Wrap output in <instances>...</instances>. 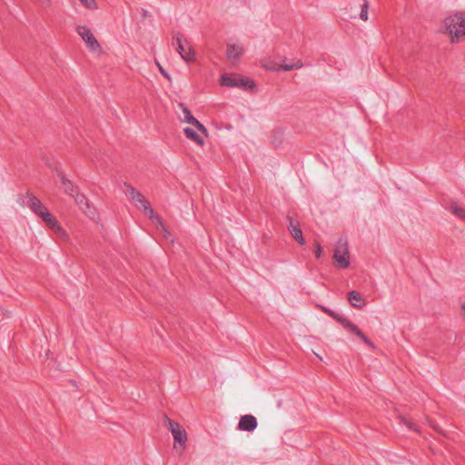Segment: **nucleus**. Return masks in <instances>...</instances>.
Returning a JSON list of instances; mask_svg holds the SVG:
<instances>
[{"label":"nucleus","mask_w":465,"mask_h":465,"mask_svg":"<svg viewBox=\"0 0 465 465\" xmlns=\"http://www.w3.org/2000/svg\"><path fill=\"white\" fill-rule=\"evenodd\" d=\"M335 266L341 269H346L350 266V255L347 244H344L343 251L336 249L333 254Z\"/></svg>","instance_id":"0eeeda50"},{"label":"nucleus","mask_w":465,"mask_h":465,"mask_svg":"<svg viewBox=\"0 0 465 465\" xmlns=\"http://www.w3.org/2000/svg\"><path fill=\"white\" fill-rule=\"evenodd\" d=\"M461 309H462L463 312L465 313V303L462 304Z\"/></svg>","instance_id":"7c9ffc66"},{"label":"nucleus","mask_w":465,"mask_h":465,"mask_svg":"<svg viewBox=\"0 0 465 465\" xmlns=\"http://www.w3.org/2000/svg\"><path fill=\"white\" fill-rule=\"evenodd\" d=\"M363 4L361 5L360 18L363 21L368 20V10H369V2L368 0H362Z\"/></svg>","instance_id":"b1692460"},{"label":"nucleus","mask_w":465,"mask_h":465,"mask_svg":"<svg viewBox=\"0 0 465 465\" xmlns=\"http://www.w3.org/2000/svg\"><path fill=\"white\" fill-rule=\"evenodd\" d=\"M75 203L79 206V208L89 217H93L94 215V208H93L86 198V196L83 193H77L74 196Z\"/></svg>","instance_id":"1a4fd4ad"},{"label":"nucleus","mask_w":465,"mask_h":465,"mask_svg":"<svg viewBox=\"0 0 465 465\" xmlns=\"http://www.w3.org/2000/svg\"><path fill=\"white\" fill-rule=\"evenodd\" d=\"M243 53V47L236 44H228L226 49V56L229 59H239Z\"/></svg>","instance_id":"f3484780"},{"label":"nucleus","mask_w":465,"mask_h":465,"mask_svg":"<svg viewBox=\"0 0 465 465\" xmlns=\"http://www.w3.org/2000/svg\"><path fill=\"white\" fill-rule=\"evenodd\" d=\"M221 84L228 87H238L245 91H254L256 89V84L251 78L236 74H223Z\"/></svg>","instance_id":"f03ea898"},{"label":"nucleus","mask_w":465,"mask_h":465,"mask_svg":"<svg viewBox=\"0 0 465 465\" xmlns=\"http://www.w3.org/2000/svg\"><path fill=\"white\" fill-rule=\"evenodd\" d=\"M193 126L196 127L197 130L200 131L201 133L204 134L205 135H208V131L206 127L198 120L194 123Z\"/></svg>","instance_id":"a878e982"},{"label":"nucleus","mask_w":465,"mask_h":465,"mask_svg":"<svg viewBox=\"0 0 465 465\" xmlns=\"http://www.w3.org/2000/svg\"><path fill=\"white\" fill-rule=\"evenodd\" d=\"M348 300L351 305L354 308H362L365 306V302L361 293L357 291H351L348 292Z\"/></svg>","instance_id":"a211bd4d"},{"label":"nucleus","mask_w":465,"mask_h":465,"mask_svg":"<svg viewBox=\"0 0 465 465\" xmlns=\"http://www.w3.org/2000/svg\"><path fill=\"white\" fill-rule=\"evenodd\" d=\"M322 311L328 314L330 317H331L333 320H335L337 322L341 324V326L346 329V327L349 325V323L351 322L343 315H341L334 311L327 308V307H322Z\"/></svg>","instance_id":"dca6fc26"},{"label":"nucleus","mask_w":465,"mask_h":465,"mask_svg":"<svg viewBox=\"0 0 465 465\" xmlns=\"http://www.w3.org/2000/svg\"><path fill=\"white\" fill-rule=\"evenodd\" d=\"M322 247L321 246V244L319 242H315V250H314L315 257L317 259H319L322 256Z\"/></svg>","instance_id":"cd10ccee"},{"label":"nucleus","mask_w":465,"mask_h":465,"mask_svg":"<svg viewBox=\"0 0 465 465\" xmlns=\"http://www.w3.org/2000/svg\"><path fill=\"white\" fill-rule=\"evenodd\" d=\"M20 203L23 205L28 206L38 216L47 209L37 197L30 193L22 195L20 197Z\"/></svg>","instance_id":"423d86ee"},{"label":"nucleus","mask_w":465,"mask_h":465,"mask_svg":"<svg viewBox=\"0 0 465 465\" xmlns=\"http://www.w3.org/2000/svg\"><path fill=\"white\" fill-rule=\"evenodd\" d=\"M42 5H45L46 6L50 5V0H38Z\"/></svg>","instance_id":"c756f323"},{"label":"nucleus","mask_w":465,"mask_h":465,"mask_svg":"<svg viewBox=\"0 0 465 465\" xmlns=\"http://www.w3.org/2000/svg\"><path fill=\"white\" fill-rule=\"evenodd\" d=\"M179 106L181 107V109L183 113L185 121L188 124L193 125L194 123L197 121V119L192 114L191 111L188 109V107L185 104H180Z\"/></svg>","instance_id":"4be33fe9"},{"label":"nucleus","mask_w":465,"mask_h":465,"mask_svg":"<svg viewBox=\"0 0 465 465\" xmlns=\"http://www.w3.org/2000/svg\"><path fill=\"white\" fill-rule=\"evenodd\" d=\"M76 33L81 36L91 51H97L101 49L100 44L87 26L78 25L76 27Z\"/></svg>","instance_id":"39448f33"},{"label":"nucleus","mask_w":465,"mask_h":465,"mask_svg":"<svg viewBox=\"0 0 465 465\" xmlns=\"http://www.w3.org/2000/svg\"><path fill=\"white\" fill-rule=\"evenodd\" d=\"M257 425L256 418L251 414H246L240 418L238 429L243 431H253Z\"/></svg>","instance_id":"6e6552de"},{"label":"nucleus","mask_w":465,"mask_h":465,"mask_svg":"<svg viewBox=\"0 0 465 465\" xmlns=\"http://www.w3.org/2000/svg\"><path fill=\"white\" fill-rule=\"evenodd\" d=\"M444 27L451 35V41L459 39L460 36L465 35V13H457L444 20Z\"/></svg>","instance_id":"f257e3e1"},{"label":"nucleus","mask_w":465,"mask_h":465,"mask_svg":"<svg viewBox=\"0 0 465 465\" xmlns=\"http://www.w3.org/2000/svg\"><path fill=\"white\" fill-rule=\"evenodd\" d=\"M145 215L151 220V222L157 226L158 229H162L165 232H168L163 219L154 213L149 203L144 204L143 207Z\"/></svg>","instance_id":"9b49d317"},{"label":"nucleus","mask_w":465,"mask_h":465,"mask_svg":"<svg viewBox=\"0 0 465 465\" xmlns=\"http://www.w3.org/2000/svg\"><path fill=\"white\" fill-rule=\"evenodd\" d=\"M157 66L159 68V71L160 73L162 74V75L166 78L167 80H171V76L170 74H168V72L159 64L157 63Z\"/></svg>","instance_id":"bb28decb"},{"label":"nucleus","mask_w":465,"mask_h":465,"mask_svg":"<svg viewBox=\"0 0 465 465\" xmlns=\"http://www.w3.org/2000/svg\"><path fill=\"white\" fill-rule=\"evenodd\" d=\"M346 330L353 334H355L358 338H360L367 346H369L371 350H375V344L361 331V330L354 324L352 322L349 323L346 327Z\"/></svg>","instance_id":"4468645a"},{"label":"nucleus","mask_w":465,"mask_h":465,"mask_svg":"<svg viewBox=\"0 0 465 465\" xmlns=\"http://www.w3.org/2000/svg\"><path fill=\"white\" fill-rule=\"evenodd\" d=\"M124 185L126 187L125 193L129 195V197L135 202L136 203H140L142 207L144 206L148 202L145 197L138 192L133 185L128 183H124Z\"/></svg>","instance_id":"2eb2a0df"},{"label":"nucleus","mask_w":465,"mask_h":465,"mask_svg":"<svg viewBox=\"0 0 465 465\" xmlns=\"http://www.w3.org/2000/svg\"><path fill=\"white\" fill-rule=\"evenodd\" d=\"M399 420L401 424L405 425L410 430L420 433L419 427L414 423L411 418L406 416H400Z\"/></svg>","instance_id":"412c9836"},{"label":"nucleus","mask_w":465,"mask_h":465,"mask_svg":"<svg viewBox=\"0 0 465 465\" xmlns=\"http://www.w3.org/2000/svg\"><path fill=\"white\" fill-rule=\"evenodd\" d=\"M183 132L188 139L195 142L200 146H203L204 140L193 129L186 127L183 129Z\"/></svg>","instance_id":"aec40b11"},{"label":"nucleus","mask_w":465,"mask_h":465,"mask_svg":"<svg viewBox=\"0 0 465 465\" xmlns=\"http://www.w3.org/2000/svg\"><path fill=\"white\" fill-rule=\"evenodd\" d=\"M303 66V64L301 60H297L294 64L283 63L280 64V69L283 71H291L293 69H300Z\"/></svg>","instance_id":"5701e85b"},{"label":"nucleus","mask_w":465,"mask_h":465,"mask_svg":"<svg viewBox=\"0 0 465 465\" xmlns=\"http://www.w3.org/2000/svg\"><path fill=\"white\" fill-rule=\"evenodd\" d=\"M55 172H56L57 176L61 180V183H62V185L64 187L65 193H67L71 196H74L77 193H79L78 187L75 186L74 183L71 180L67 179L65 177V175L64 174V173L60 169L56 168Z\"/></svg>","instance_id":"9d476101"},{"label":"nucleus","mask_w":465,"mask_h":465,"mask_svg":"<svg viewBox=\"0 0 465 465\" xmlns=\"http://www.w3.org/2000/svg\"><path fill=\"white\" fill-rule=\"evenodd\" d=\"M81 4L89 10L98 9V5L95 0H79Z\"/></svg>","instance_id":"393cba45"},{"label":"nucleus","mask_w":465,"mask_h":465,"mask_svg":"<svg viewBox=\"0 0 465 465\" xmlns=\"http://www.w3.org/2000/svg\"><path fill=\"white\" fill-rule=\"evenodd\" d=\"M173 44L177 45L176 51L184 61L192 62L195 59L194 51L181 32L175 31L173 33Z\"/></svg>","instance_id":"7ed1b4c3"},{"label":"nucleus","mask_w":465,"mask_h":465,"mask_svg":"<svg viewBox=\"0 0 465 465\" xmlns=\"http://www.w3.org/2000/svg\"><path fill=\"white\" fill-rule=\"evenodd\" d=\"M163 421L164 426L173 436L174 447H176V444L178 443L182 448V450H183L187 440V433L183 427L180 423L171 420L167 415H163Z\"/></svg>","instance_id":"20e7f679"},{"label":"nucleus","mask_w":465,"mask_h":465,"mask_svg":"<svg viewBox=\"0 0 465 465\" xmlns=\"http://www.w3.org/2000/svg\"><path fill=\"white\" fill-rule=\"evenodd\" d=\"M429 423L430 424V426L438 432L440 433H443L441 429L440 428V426L438 424H436L435 422L431 421V420H429Z\"/></svg>","instance_id":"c85d7f7f"},{"label":"nucleus","mask_w":465,"mask_h":465,"mask_svg":"<svg viewBox=\"0 0 465 465\" xmlns=\"http://www.w3.org/2000/svg\"><path fill=\"white\" fill-rule=\"evenodd\" d=\"M287 220H288L287 228L290 231V232H291L292 236L293 237V239L300 245H304L305 244V240L303 238L302 229L298 225L294 224L293 220H292V217L288 216Z\"/></svg>","instance_id":"ddd939ff"},{"label":"nucleus","mask_w":465,"mask_h":465,"mask_svg":"<svg viewBox=\"0 0 465 465\" xmlns=\"http://www.w3.org/2000/svg\"><path fill=\"white\" fill-rule=\"evenodd\" d=\"M39 217H41L45 224L55 232H59L61 233H64V231L59 225L57 219L53 216L47 209L44 213H41Z\"/></svg>","instance_id":"f8f14e48"},{"label":"nucleus","mask_w":465,"mask_h":465,"mask_svg":"<svg viewBox=\"0 0 465 465\" xmlns=\"http://www.w3.org/2000/svg\"><path fill=\"white\" fill-rule=\"evenodd\" d=\"M447 209L456 217L465 221V208L460 206L457 202L451 201Z\"/></svg>","instance_id":"6ab92c4d"}]
</instances>
